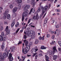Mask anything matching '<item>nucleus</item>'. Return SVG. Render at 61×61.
<instances>
[{"mask_svg": "<svg viewBox=\"0 0 61 61\" xmlns=\"http://www.w3.org/2000/svg\"><path fill=\"white\" fill-rule=\"evenodd\" d=\"M8 54H9V52H7V54L5 52L3 54V56L2 55V53L0 52V59L2 60H5V58H6L8 56Z\"/></svg>", "mask_w": 61, "mask_h": 61, "instance_id": "obj_1", "label": "nucleus"}, {"mask_svg": "<svg viewBox=\"0 0 61 61\" xmlns=\"http://www.w3.org/2000/svg\"><path fill=\"white\" fill-rule=\"evenodd\" d=\"M40 7L39 8H40L41 9H42V13L41 14V15H43L44 14L46 11H47V9H48V6H46L44 8L42 7V6H41V5H40Z\"/></svg>", "mask_w": 61, "mask_h": 61, "instance_id": "obj_2", "label": "nucleus"}, {"mask_svg": "<svg viewBox=\"0 0 61 61\" xmlns=\"http://www.w3.org/2000/svg\"><path fill=\"white\" fill-rule=\"evenodd\" d=\"M9 60L10 61H12L14 59L12 57V54L11 53H10L9 56Z\"/></svg>", "mask_w": 61, "mask_h": 61, "instance_id": "obj_3", "label": "nucleus"}, {"mask_svg": "<svg viewBox=\"0 0 61 61\" xmlns=\"http://www.w3.org/2000/svg\"><path fill=\"white\" fill-rule=\"evenodd\" d=\"M38 49H36V50H34L33 51H31V52L33 54H34L33 55V57H34L35 56V55L37 54V53H36V52L38 50Z\"/></svg>", "mask_w": 61, "mask_h": 61, "instance_id": "obj_4", "label": "nucleus"}, {"mask_svg": "<svg viewBox=\"0 0 61 61\" xmlns=\"http://www.w3.org/2000/svg\"><path fill=\"white\" fill-rule=\"evenodd\" d=\"M29 12L28 10H27L24 12L23 13V15H23V16L26 17V16L27 15H28V14Z\"/></svg>", "mask_w": 61, "mask_h": 61, "instance_id": "obj_5", "label": "nucleus"}, {"mask_svg": "<svg viewBox=\"0 0 61 61\" xmlns=\"http://www.w3.org/2000/svg\"><path fill=\"white\" fill-rule=\"evenodd\" d=\"M39 16L38 15V14H37L36 15V16H34L33 17V18L34 20H36V19L37 20H38V19H39Z\"/></svg>", "mask_w": 61, "mask_h": 61, "instance_id": "obj_6", "label": "nucleus"}, {"mask_svg": "<svg viewBox=\"0 0 61 61\" xmlns=\"http://www.w3.org/2000/svg\"><path fill=\"white\" fill-rule=\"evenodd\" d=\"M48 53H49V54L50 55H51V56H53L54 55V52H52V51H51V50H49L48 51Z\"/></svg>", "mask_w": 61, "mask_h": 61, "instance_id": "obj_7", "label": "nucleus"}, {"mask_svg": "<svg viewBox=\"0 0 61 61\" xmlns=\"http://www.w3.org/2000/svg\"><path fill=\"white\" fill-rule=\"evenodd\" d=\"M30 7V6L29 5H26L25 8H24V11H25L26 10H28L29 8V7Z\"/></svg>", "mask_w": 61, "mask_h": 61, "instance_id": "obj_8", "label": "nucleus"}, {"mask_svg": "<svg viewBox=\"0 0 61 61\" xmlns=\"http://www.w3.org/2000/svg\"><path fill=\"white\" fill-rule=\"evenodd\" d=\"M35 8H31L30 10V11L29 13V15H30V14H31V12H33V13H34V12H35Z\"/></svg>", "mask_w": 61, "mask_h": 61, "instance_id": "obj_9", "label": "nucleus"}, {"mask_svg": "<svg viewBox=\"0 0 61 61\" xmlns=\"http://www.w3.org/2000/svg\"><path fill=\"white\" fill-rule=\"evenodd\" d=\"M30 49V46L29 45H27L26 46V47L25 49V50L26 51L28 52V51Z\"/></svg>", "mask_w": 61, "mask_h": 61, "instance_id": "obj_10", "label": "nucleus"}, {"mask_svg": "<svg viewBox=\"0 0 61 61\" xmlns=\"http://www.w3.org/2000/svg\"><path fill=\"white\" fill-rule=\"evenodd\" d=\"M33 34L34 33H33V30H30L28 32V34H29V36H31L32 35H33Z\"/></svg>", "mask_w": 61, "mask_h": 61, "instance_id": "obj_11", "label": "nucleus"}, {"mask_svg": "<svg viewBox=\"0 0 61 61\" xmlns=\"http://www.w3.org/2000/svg\"><path fill=\"white\" fill-rule=\"evenodd\" d=\"M56 51L57 52V50L56 49V46H54L53 47V53H55Z\"/></svg>", "mask_w": 61, "mask_h": 61, "instance_id": "obj_12", "label": "nucleus"}, {"mask_svg": "<svg viewBox=\"0 0 61 61\" xmlns=\"http://www.w3.org/2000/svg\"><path fill=\"white\" fill-rule=\"evenodd\" d=\"M24 43L25 44V46H27V45L28 44V41H27L25 39L24 41Z\"/></svg>", "mask_w": 61, "mask_h": 61, "instance_id": "obj_13", "label": "nucleus"}, {"mask_svg": "<svg viewBox=\"0 0 61 61\" xmlns=\"http://www.w3.org/2000/svg\"><path fill=\"white\" fill-rule=\"evenodd\" d=\"M8 13H9L8 10H6L4 13L5 15H8Z\"/></svg>", "mask_w": 61, "mask_h": 61, "instance_id": "obj_14", "label": "nucleus"}, {"mask_svg": "<svg viewBox=\"0 0 61 61\" xmlns=\"http://www.w3.org/2000/svg\"><path fill=\"white\" fill-rule=\"evenodd\" d=\"M22 52L24 54H26V53H27L28 51H25V50H24V48H23L22 49Z\"/></svg>", "mask_w": 61, "mask_h": 61, "instance_id": "obj_15", "label": "nucleus"}, {"mask_svg": "<svg viewBox=\"0 0 61 61\" xmlns=\"http://www.w3.org/2000/svg\"><path fill=\"white\" fill-rule=\"evenodd\" d=\"M57 56L54 55L53 56V60H56V59L57 58Z\"/></svg>", "mask_w": 61, "mask_h": 61, "instance_id": "obj_16", "label": "nucleus"}, {"mask_svg": "<svg viewBox=\"0 0 61 61\" xmlns=\"http://www.w3.org/2000/svg\"><path fill=\"white\" fill-rule=\"evenodd\" d=\"M45 57L46 58V61H49L48 60L49 59V57L47 56L46 55H45Z\"/></svg>", "mask_w": 61, "mask_h": 61, "instance_id": "obj_17", "label": "nucleus"}, {"mask_svg": "<svg viewBox=\"0 0 61 61\" xmlns=\"http://www.w3.org/2000/svg\"><path fill=\"white\" fill-rule=\"evenodd\" d=\"M31 38L32 39H34L35 37V34H33L31 35Z\"/></svg>", "mask_w": 61, "mask_h": 61, "instance_id": "obj_18", "label": "nucleus"}, {"mask_svg": "<svg viewBox=\"0 0 61 61\" xmlns=\"http://www.w3.org/2000/svg\"><path fill=\"white\" fill-rule=\"evenodd\" d=\"M39 40H41V39H42L43 40H44V36L42 37V38L41 37H39Z\"/></svg>", "mask_w": 61, "mask_h": 61, "instance_id": "obj_19", "label": "nucleus"}, {"mask_svg": "<svg viewBox=\"0 0 61 61\" xmlns=\"http://www.w3.org/2000/svg\"><path fill=\"white\" fill-rule=\"evenodd\" d=\"M41 49H46V47H45L44 46H41Z\"/></svg>", "mask_w": 61, "mask_h": 61, "instance_id": "obj_20", "label": "nucleus"}, {"mask_svg": "<svg viewBox=\"0 0 61 61\" xmlns=\"http://www.w3.org/2000/svg\"><path fill=\"white\" fill-rule=\"evenodd\" d=\"M0 40L1 41H2L3 40V37L1 35L0 36Z\"/></svg>", "mask_w": 61, "mask_h": 61, "instance_id": "obj_21", "label": "nucleus"}, {"mask_svg": "<svg viewBox=\"0 0 61 61\" xmlns=\"http://www.w3.org/2000/svg\"><path fill=\"white\" fill-rule=\"evenodd\" d=\"M15 24V22H13L12 23L11 25V27H13L14 26Z\"/></svg>", "mask_w": 61, "mask_h": 61, "instance_id": "obj_22", "label": "nucleus"}, {"mask_svg": "<svg viewBox=\"0 0 61 61\" xmlns=\"http://www.w3.org/2000/svg\"><path fill=\"white\" fill-rule=\"evenodd\" d=\"M30 31V28H27L26 29V32H29V31Z\"/></svg>", "mask_w": 61, "mask_h": 61, "instance_id": "obj_23", "label": "nucleus"}, {"mask_svg": "<svg viewBox=\"0 0 61 61\" xmlns=\"http://www.w3.org/2000/svg\"><path fill=\"white\" fill-rule=\"evenodd\" d=\"M7 47H6L5 51V53H7V52H8L7 51Z\"/></svg>", "mask_w": 61, "mask_h": 61, "instance_id": "obj_24", "label": "nucleus"}, {"mask_svg": "<svg viewBox=\"0 0 61 61\" xmlns=\"http://www.w3.org/2000/svg\"><path fill=\"white\" fill-rule=\"evenodd\" d=\"M7 19H9L10 18V14H8L7 15Z\"/></svg>", "mask_w": 61, "mask_h": 61, "instance_id": "obj_25", "label": "nucleus"}, {"mask_svg": "<svg viewBox=\"0 0 61 61\" xmlns=\"http://www.w3.org/2000/svg\"><path fill=\"white\" fill-rule=\"evenodd\" d=\"M6 31H7L6 33V35H7L9 34V33H10V30H6Z\"/></svg>", "mask_w": 61, "mask_h": 61, "instance_id": "obj_26", "label": "nucleus"}, {"mask_svg": "<svg viewBox=\"0 0 61 61\" xmlns=\"http://www.w3.org/2000/svg\"><path fill=\"white\" fill-rule=\"evenodd\" d=\"M8 27H9L8 26H7L6 27V29H5V31H8L9 30L8 29Z\"/></svg>", "mask_w": 61, "mask_h": 61, "instance_id": "obj_27", "label": "nucleus"}, {"mask_svg": "<svg viewBox=\"0 0 61 61\" xmlns=\"http://www.w3.org/2000/svg\"><path fill=\"white\" fill-rule=\"evenodd\" d=\"M38 40L37 39H36V40L35 42V44H37L39 42Z\"/></svg>", "mask_w": 61, "mask_h": 61, "instance_id": "obj_28", "label": "nucleus"}, {"mask_svg": "<svg viewBox=\"0 0 61 61\" xmlns=\"http://www.w3.org/2000/svg\"><path fill=\"white\" fill-rule=\"evenodd\" d=\"M12 12L13 13H15L16 12V10L14 8L13 9Z\"/></svg>", "mask_w": 61, "mask_h": 61, "instance_id": "obj_29", "label": "nucleus"}, {"mask_svg": "<svg viewBox=\"0 0 61 61\" xmlns=\"http://www.w3.org/2000/svg\"><path fill=\"white\" fill-rule=\"evenodd\" d=\"M4 38H3V41H6V38H5V37H4V36H3Z\"/></svg>", "mask_w": 61, "mask_h": 61, "instance_id": "obj_30", "label": "nucleus"}, {"mask_svg": "<svg viewBox=\"0 0 61 61\" xmlns=\"http://www.w3.org/2000/svg\"><path fill=\"white\" fill-rule=\"evenodd\" d=\"M49 32H50L51 34H53V33H54V31H51V29H50L49 30Z\"/></svg>", "mask_w": 61, "mask_h": 61, "instance_id": "obj_31", "label": "nucleus"}, {"mask_svg": "<svg viewBox=\"0 0 61 61\" xmlns=\"http://www.w3.org/2000/svg\"><path fill=\"white\" fill-rule=\"evenodd\" d=\"M41 11V9L40 8H39L37 10L38 12H39Z\"/></svg>", "mask_w": 61, "mask_h": 61, "instance_id": "obj_32", "label": "nucleus"}, {"mask_svg": "<svg viewBox=\"0 0 61 61\" xmlns=\"http://www.w3.org/2000/svg\"><path fill=\"white\" fill-rule=\"evenodd\" d=\"M23 38L24 39H25L27 38V36H26L25 35H24Z\"/></svg>", "mask_w": 61, "mask_h": 61, "instance_id": "obj_33", "label": "nucleus"}, {"mask_svg": "<svg viewBox=\"0 0 61 61\" xmlns=\"http://www.w3.org/2000/svg\"><path fill=\"white\" fill-rule=\"evenodd\" d=\"M58 43L59 45L60 46H61V41H58Z\"/></svg>", "mask_w": 61, "mask_h": 61, "instance_id": "obj_34", "label": "nucleus"}, {"mask_svg": "<svg viewBox=\"0 0 61 61\" xmlns=\"http://www.w3.org/2000/svg\"><path fill=\"white\" fill-rule=\"evenodd\" d=\"M31 4L33 5L32 6L33 7H34L35 6V4H34V2H32V3H31Z\"/></svg>", "mask_w": 61, "mask_h": 61, "instance_id": "obj_35", "label": "nucleus"}, {"mask_svg": "<svg viewBox=\"0 0 61 61\" xmlns=\"http://www.w3.org/2000/svg\"><path fill=\"white\" fill-rule=\"evenodd\" d=\"M24 15H22V21H24V19H25V18L24 17Z\"/></svg>", "mask_w": 61, "mask_h": 61, "instance_id": "obj_36", "label": "nucleus"}, {"mask_svg": "<svg viewBox=\"0 0 61 61\" xmlns=\"http://www.w3.org/2000/svg\"><path fill=\"white\" fill-rule=\"evenodd\" d=\"M59 27H60V25L59 24L58 25L56 26V28H59Z\"/></svg>", "mask_w": 61, "mask_h": 61, "instance_id": "obj_37", "label": "nucleus"}, {"mask_svg": "<svg viewBox=\"0 0 61 61\" xmlns=\"http://www.w3.org/2000/svg\"><path fill=\"white\" fill-rule=\"evenodd\" d=\"M1 48L3 49L5 48V46L4 45H2L1 46Z\"/></svg>", "mask_w": 61, "mask_h": 61, "instance_id": "obj_38", "label": "nucleus"}, {"mask_svg": "<svg viewBox=\"0 0 61 61\" xmlns=\"http://www.w3.org/2000/svg\"><path fill=\"white\" fill-rule=\"evenodd\" d=\"M55 22V20H52L51 22V24L52 25H53L54 24V23Z\"/></svg>", "mask_w": 61, "mask_h": 61, "instance_id": "obj_39", "label": "nucleus"}, {"mask_svg": "<svg viewBox=\"0 0 61 61\" xmlns=\"http://www.w3.org/2000/svg\"><path fill=\"white\" fill-rule=\"evenodd\" d=\"M1 35L2 36H3V37H4V36H5V35H4V32H2L1 33Z\"/></svg>", "mask_w": 61, "mask_h": 61, "instance_id": "obj_40", "label": "nucleus"}, {"mask_svg": "<svg viewBox=\"0 0 61 61\" xmlns=\"http://www.w3.org/2000/svg\"><path fill=\"white\" fill-rule=\"evenodd\" d=\"M34 50H36V49L35 48H33L31 50V51H34Z\"/></svg>", "mask_w": 61, "mask_h": 61, "instance_id": "obj_41", "label": "nucleus"}, {"mask_svg": "<svg viewBox=\"0 0 61 61\" xmlns=\"http://www.w3.org/2000/svg\"><path fill=\"white\" fill-rule=\"evenodd\" d=\"M10 8H13V5H11L10 6Z\"/></svg>", "mask_w": 61, "mask_h": 61, "instance_id": "obj_42", "label": "nucleus"}, {"mask_svg": "<svg viewBox=\"0 0 61 61\" xmlns=\"http://www.w3.org/2000/svg\"><path fill=\"white\" fill-rule=\"evenodd\" d=\"M14 9H15V10L16 11H17V9H18V8H17V7H15Z\"/></svg>", "mask_w": 61, "mask_h": 61, "instance_id": "obj_43", "label": "nucleus"}, {"mask_svg": "<svg viewBox=\"0 0 61 61\" xmlns=\"http://www.w3.org/2000/svg\"><path fill=\"white\" fill-rule=\"evenodd\" d=\"M18 8H19V9H20L21 8V5H19L18 6Z\"/></svg>", "mask_w": 61, "mask_h": 61, "instance_id": "obj_44", "label": "nucleus"}, {"mask_svg": "<svg viewBox=\"0 0 61 61\" xmlns=\"http://www.w3.org/2000/svg\"><path fill=\"white\" fill-rule=\"evenodd\" d=\"M2 25H3V23L2 22H0V26H1Z\"/></svg>", "mask_w": 61, "mask_h": 61, "instance_id": "obj_45", "label": "nucleus"}, {"mask_svg": "<svg viewBox=\"0 0 61 61\" xmlns=\"http://www.w3.org/2000/svg\"><path fill=\"white\" fill-rule=\"evenodd\" d=\"M3 29V27L1 26L0 28V31H2Z\"/></svg>", "mask_w": 61, "mask_h": 61, "instance_id": "obj_46", "label": "nucleus"}, {"mask_svg": "<svg viewBox=\"0 0 61 61\" xmlns=\"http://www.w3.org/2000/svg\"><path fill=\"white\" fill-rule=\"evenodd\" d=\"M12 49L15 50V46H13L12 48Z\"/></svg>", "mask_w": 61, "mask_h": 61, "instance_id": "obj_47", "label": "nucleus"}, {"mask_svg": "<svg viewBox=\"0 0 61 61\" xmlns=\"http://www.w3.org/2000/svg\"><path fill=\"white\" fill-rule=\"evenodd\" d=\"M19 30V28H18L17 29V30L16 31V33H18V31Z\"/></svg>", "mask_w": 61, "mask_h": 61, "instance_id": "obj_48", "label": "nucleus"}, {"mask_svg": "<svg viewBox=\"0 0 61 61\" xmlns=\"http://www.w3.org/2000/svg\"><path fill=\"white\" fill-rule=\"evenodd\" d=\"M50 35L49 34H47L46 35V36L47 37H49Z\"/></svg>", "mask_w": 61, "mask_h": 61, "instance_id": "obj_49", "label": "nucleus"}, {"mask_svg": "<svg viewBox=\"0 0 61 61\" xmlns=\"http://www.w3.org/2000/svg\"><path fill=\"white\" fill-rule=\"evenodd\" d=\"M15 51V50H13L12 49L11 51V52H14Z\"/></svg>", "mask_w": 61, "mask_h": 61, "instance_id": "obj_50", "label": "nucleus"}, {"mask_svg": "<svg viewBox=\"0 0 61 61\" xmlns=\"http://www.w3.org/2000/svg\"><path fill=\"white\" fill-rule=\"evenodd\" d=\"M31 19H30L28 21V24H29V23H30V21H31Z\"/></svg>", "mask_w": 61, "mask_h": 61, "instance_id": "obj_51", "label": "nucleus"}, {"mask_svg": "<svg viewBox=\"0 0 61 61\" xmlns=\"http://www.w3.org/2000/svg\"><path fill=\"white\" fill-rule=\"evenodd\" d=\"M22 43V41H19V43H18V45H19V44H21Z\"/></svg>", "mask_w": 61, "mask_h": 61, "instance_id": "obj_52", "label": "nucleus"}, {"mask_svg": "<svg viewBox=\"0 0 61 61\" xmlns=\"http://www.w3.org/2000/svg\"><path fill=\"white\" fill-rule=\"evenodd\" d=\"M25 56L24 57L23 56H21V58L22 59H24V58H25Z\"/></svg>", "mask_w": 61, "mask_h": 61, "instance_id": "obj_53", "label": "nucleus"}, {"mask_svg": "<svg viewBox=\"0 0 61 61\" xmlns=\"http://www.w3.org/2000/svg\"><path fill=\"white\" fill-rule=\"evenodd\" d=\"M13 15H14V16H16V15L17 14H16V13H14Z\"/></svg>", "mask_w": 61, "mask_h": 61, "instance_id": "obj_54", "label": "nucleus"}, {"mask_svg": "<svg viewBox=\"0 0 61 61\" xmlns=\"http://www.w3.org/2000/svg\"><path fill=\"white\" fill-rule=\"evenodd\" d=\"M52 38L53 39H54V38H55V36L54 35H53L52 36Z\"/></svg>", "mask_w": 61, "mask_h": 61, "instance_id": "obj_55", "label": "nucleus"}, {"mask_svg": "<svg viewBox=\"0 0 61 61\" xmlns=\"http://www.w3.org/2000/svg\"><path fill=\"white\" fill-rule=\"evenodd\" d=\"M39 56H42V53H40L39 54Z\"/></svg>", "mask_w": 61, "mask_h": 61, "instance_id": "obj_56", "label": "nucleus"}, {"mask_svg": "<svg viewBox=\"0 0 61 61\" xmlns=\"http://www.w3.org/2000/svg\"><path fill=\"white\" fill-rule=\"evenodd\" d=\"M6 16L5 15V16L3 17V18H4V19H6Z\"/></svg>", "mask_w": 61, "mask_h": 61, "instance_id": "obj_57", "label": "nucleus"}, {"mask_svg": "<svg viewBox=\"0 0 61 61\" xmlns=\"http://www.w3.org/2000/svg\"><path fill=\"white\" fill-rule=\"evenodd\" d=\"M4 24L5 25H6V24H7V22H4Z\"/></svg>", "mask_w": 61, "mask_h": 61, "instance_id": "obj_58", "label": "nucleus"}, {"mask_svg": "<svg viewBox=\"0 0 61 61\" xmlns=\"http://www.w3.org/2000/svg\"><path fill=\"white\" fill-rule=\"evenodd\" d=\"M51 6V4H50L49 6V8H50V7Z\"/></svg>", "mask_w": 61, "mask_h": 61, "instance_id": "obj_59", "label": "nucleus"}, {"mask_svg": "<svg viewBox=\"0 0 61 61\" xmlns=\"http://www.w3.org/2000/svg\"><path fill=\"white\" fill-rule=\"evenodd\" d=\"M25 27L24 26H23L22 28V30H24V29H25Z\"/></svg>", "mask_w": 61, "mask_h": 61, "instance_id": "obj_60", "label": "nucleus"}, {"mask_svg": "<svg viewBox=\"0 0 61 61\" xmlns=\"http://www.w3.org/2000/svg\"><path fill=\"white\" fill-rule=\"evenodd\" d=\"M52 45H54V41H52Z\"/></svg>", "mask_w": 61, "mask_h": 61, "instance_id": "obj_61", "label": "nucleus"}, {"mask_svg": "<svg viewBox=\"0 0 61 61\" xmlns=\"http://www.w3.org/2000/svg\"><path fill=\"white\" fill-rule=\"evenodd\" d=\"M3 8L2 7H0V10H3Z\"/></svg>", "mask_w": 61, "mask_h": 61, "instance_id": "obj_62", "label": "nucleus"}, {"mask_svg": "<svg viewBox=\"0 0 61 61\" xmlns=\"http://www.w3.org/2000/svg\"><path fill=\"white\" fill-rule=\"evenodd\" d=\"M45 21H47V18H46L45 19Z\"/></svg>", "mask_w": 61, "mask_h": 61, "instance_id": "obj_63", "label": "nucleus"}, {"mask_svg": "<svg viewBox=\"0 0 61 61\" xmlns=\"http://www.w3.org/2000/svg\"><path fill=\"white\" fill-rule=\"evenodd\" d=\"M57 1V0H55L54 2V3H56Z\"/></svg>", "mask_w": 61, "mask_h": 61, "instance_id": "obj_64", "label": "nucleus"}]
</instances>
